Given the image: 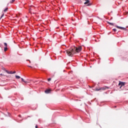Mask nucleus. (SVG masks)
<instances>
[{"label": "nucleus", "mask_w": 128, "mask_h": 128, "mask_svg": "<svg viewBox=\"0 0 128 128\" xmlns=\"http://www.w3.org/2000/svg\"><path fill=\"white\" fill-rule=\"evenodd\" d=\"M4 50L5 52H6V50H8V47H4Z\"/></svg>", "instance_id": "obj_12"}, {"label": "nucleus", "mask_w": 128, "mask_h": 128, "mask_svg": "<svg viewBox=\"0 0 128 128\" xmlns=\"http://www.w3.org/2000/svg\"><path fill=\"white\" fill-rule=\"evenodd\" d=\"M16 2V0H12V1L10 2V4H12L13 2Z\"/></svg>", "instance_id": "obj_13"}, {"label": "nucleus", "mask_w": 128, "mask_h": 128, "mask_svg": "<svg viewBox=\"0 0 128 128\" xmlns=\"http://www.w3.org/2000/svg\"><path fill=\"white\" fill-rule=\"evenodd\" d=\"M30 66V68H32V66Z\"/></svg>", "instance_id": "obj_24"}, {"label": "nucleus", "mask_w": 128, "mask_h": 128, "mask_svg": "<svg viewBox=\"0 0 128 128\" xmlns=\"http://www.w3.org/2000/svg\"><path fill=\"white\" fill-rule=\"evenodd\" d=\"M98 90H100V88H96V92H98Z\"/></svg>", "instance_id": "obj_14"}, {"label": "nucleus", "mask_w": 128, "mask_h": 128, "mask_svg": "<svg viewBox=\"0 0 128 128\" xmlns=\"http://www.w3.org/2000/svg\"><path fill=\"white\" fill-rule=\"evenodd\" d=\"M21 80H22V82H24L26 81V80H24V78H22Z\"/></svg>", "instance_id": "obj_17"}, {"label": "nucleus", "mask_w": 128, "mask_h": 128, "mask_svg": "<svg viewBox=\"0 0 128 128\" xmlns=\"http://www.w3.org/2000/svg\"><path fill=\"white\" fill-rule=\"evenodd\" d=\"M86 2L84 3V4H87V6H90L92 3H90V0H84Z\"/></svg>", "instance_id": "obj_3"}, {"label": "nucleus", "mask_w": 128, "mask_h": 128, "mask_svg": "<svg viewBox=\"0 0 128 128\" xmlns=\"http://www.w3.org/2000/svg\"><path fill=\"white\" fill-rule=\"evenodd\" d=\"M115 28H118L119 30H126V28L123 27H120V26H115Z\"/></svg>", "instance_id": "obj_4"}, {"label": "nucleus", "mask_w": 128, "mask_h": 128, "mask_svg": "<svg viewBox=\"0 0 128 128\" xmlns=\"http://www.w3.org/2000/svg\"><path fill=\"white\" fill-rule=\"evenodd\" d=\"M108 89V87H101L100 88V90H106Z\"/></svg>", "instance_id": "obj_5"}, {"label": "nucleus", "mask_w": 128, "mask_h": 128, "mask_svg": "<svg viewBox=\"0 0 128 128\" xmlns=\"http://www.w3.org/2000/svg\"><path fill=\"white\" fill-rule=\"evenodd\" d=\"M82 50V47L73 46L66 50V52L68 56H72L74 54H76V52H80Z\"/></svg>", "instance_id": "obj_1"}, {"label": "nucleus", "mask_w": 128, "mask_h": 128, "mask_svg": "<svg viewBox=\"0 0 128 128\" xmlns=\"http://www.w3.org/2000/svg\"><path fill=\"white\" fill-rule=\"evenodd\" d=\"M4 70H5V72H7V74H12V71L8 72V70H6L5 68H4Z\"/></svg>", "instance_id": "obj_6"}, {"label": "nucleus", "mask_w": 128, "mask_h": 128, "mask_svg": "<svg viewBox=\"0 0 128 128\" xmlns=\"http://www.w3.org/2000/svg\"><path fill=\"white\" fill-rule=\"evenodd\" d=\"M125 84H126V82H122L120 81L119 82L118 86H120V88H122V86H124Z\"/></svg>", "instance_id": "obj_2"}, {"label": "nucleus", "mask_w": 128, "mask_h": 128, "mask_svg": "<svg viewBox=\"0 0 128 128\" xmlns=\"http://www.w3.org/2000/svg\"><path fill=\"white\" fill-rule=\"evenodd\" d=\"M4 16V14H3L0 17V18H2L3 16Z\"/></svg>", "instance_id": "obj_15"}, {"label": "nucleus", "mask_w": 128, "mask_h": 128, "mask_svg": "<svg viewBox=\"0 0 128 128\" xmlns=\"http://www.w3.org/2000/svg\"><path fill=\"white\" fill-rule=\"evenodd\" d=\"M30 10H32V8H30Z\"/></svg>", "instance_id": "obj_22"}, {"label": "nucleus", "mask_w": 128, "mask_h": 128, "mask_svg": "<svg viewBox=\"0 0 128 128\" xmlns=\"http://www.w3.org/2000/svg\"><path fill=\"white\" fill-rule=\"evenodd\" d=\"M16 78H17L18 80L20 78V76H16Z\"/></svg>", "instance_id": "obj_8"}, {"label": "nucleus", "mask_w": 128, "mask_h": 128, "mask_svg": "<svg viewBox=\"0 0 128 128\" xmlns=\"http://www.w3.org/2000/svg\"><path fill=\"white\" fill-rule=\"evenodd\" d=\"M25 82V84H28V82H30L25 81V82Z\"/></svg>", "instance_id": "obj_19"}, {"label": "nucleus", "mask_w": 128, "mask_h": 128, "mask_svg": "<svg viewBox=\"0 0 128 128\" xmlns=\"http://www.w3.org/2000/svg\"><path fill=\"white\" fill-rule=\"evenodd\" d=\"M48 82H50V80H52V78H48Z\"/></svg>", "instance_id": "obj_16"}, {"label": "nucleus", "mask_w": 128, "mask_h": 128, "mask_svg": "<svg viewBox=\"0 0 128 128\" xmlns=\"http://www.w3.org/2000/svg\"><path fill=\"white\" fill-rule=\"evenodd\" d=\"M0 76H2V74H0Z\"/></svg>", "instance_id": "obj_23"}, {"label": "nucleus", "mask_w": 128, "mask_h": 128, "mask_svg": "<svg viewBox=\"0 0 128 128\" xmlns=\"http://www.w3.org/2000/svg\"><path fill=\"white\" fill-rule=\"evenodd\" d=\"M19 116H20V115H19Z\"/></svg>", "instance_id": "obj_25"}, {"label": "nucleus", "mask_w": 128, "mask_h": 128, "mask_svg": "<svg viewBox=\"0 0 128 128\" xmlns=\"http://www.w3.org/2000/svg\"><path fill=\"white\" fill-rule=\"evenodd\" d=\"M16 71H14V72H12V74H16Z\"/></svg>", "instance_id": "obj_20"}, {"label": "nucleus", "mask_w": 128, "mask_h": 128, "mask_svg": "<svg viewBox=\"0 0 128 128\" xmlns=\"http://www.w3.org/2000/svg\"><path fill=\"white\" fill-rule=\"evenodd\" d=\"M4 46L5 48H8V44L4 42Z\"/></svg>", "instance_id": "obj_10"}, {"label": "nucleus", "mask_w": 128, "mask_h": 128, "mask_svg": "<svg viewBox=\"0 0 128 128\" xmlns=\"http://www.w3.org/2000/svg\"><path fill=\"white\" fill-rule=\"evenodd\" d=\"M51 90H45L44 92L46 94H50V92Z\"/></svg>", "instance_id": "obj_7"}, {"label": "nucleus", "mask_w": 128, "mask_h": 128, "mask_svg": "<svg viewBox=\"0 0 128 128\" xmlns=\"http://www.w3.org/2000/svg\"><path fill=\"white\" fill-rule=\"evenodd\" d=\"M36 128H38V126L37 125L36 126Z\"/></svg>", "instance_id": "obj_21"}, {"label": "nucleus", "mask_w": 128, "mask_h": 128, "mask_svg": "<svg viewBox=\"0 0 128 128\" xmlns=\"http://www.w3.org/2000/svg\"><path fill=\"white\" fill-rule=\"evenodd\" d=\"M113 32H116V28L113 29Z\"/></svg>", "instance_id": "obj_18"}, {"label": "nucleus", "mask_w": 128, "mask_h": 128, "mask_svg": "<svg viewBox=\"0 0 128 128\" xmlns=\"http://www.w3.org/2000/svg\"><path fill=\"white\" fill-rule=\"evenodd\" d=\"M8 8H5L4 10V12H8Z\"/></svg>", "instance_id": "obj_11"}, {"label": "nucleus", "mask_w": 128, "mask_h": 128, "mask_svg": "<svg viewBox=\"0 0 128 128\" xmlns=\"http://www.w3.org/2000/svg\"><path fill=\"white\" fill-rule=\"evenodd\" d=\"M108 24H110V26H114V23L108 22Z\"/></svg>", "instance_id": "obj_9"}]
</instances>
